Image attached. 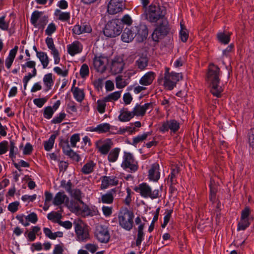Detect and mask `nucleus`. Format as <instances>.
<instances>
[{
  "label": "nucleus",
  "instance_id": "obj_18",
  "mask_svg": "<svg viewBox=\"0 0 254 254\" xmlns=\"http://www.w3.org/2000/svg\"><path fill=\"white\" fill-rule=\"evenodd\" d=\"M45 42L48 48L51 50V54L54 57L55 64H58L60 61V54L55 47L53 38L48 37Z\"/></svg>",
  "mask_w": 254,
  "mask_h": 254
},
{
  "label": "nucleus",
  "instance_id": "obj_6",
  "mask_svg": "<svg viewBox=\"0 0 254 254\" xmlns=\"http://www.w3.org/2000/svg\"><path fill=\"white\" fill-rule=\"evenodd\" d=\"M122 29L121 22L118 19H113L106 24L104 34L108 37H115L121 33Z\"/></svg>",
  "mask_w": 254,
  "mask_h": 254
},
{
  "label": "nucleus",
  "instance_id": "obj_20",
  "mask_svg": "<svg viewBox=\"0 0 254 254\" xmlns=\"http://www.w3.org/2000/svg\"><path fill=\"white\" fill-rule=\"evenodd\" d=\"M137 33L135 35L137 37V39L139 42H142L146 39L148 30L147 26L144 24H140L136 27Z\"/></svg>",
  "mask_w": 254,
  "mask_h": 254
},
{
  "label": "nucleus",
  "instance_id": "obj_14",
  "mask_svg": "<svg viewBox=\"0 0 254 254\" xmlns=\"http://www.w3.org/2000/svg\"><path fill=\"white\" fill-rule=\"evenodd\" d=\"M109 59L107 57L103 56H95L93 59V66L97 71L103 73L107 68Z\"/></svg>",
  "mask_w": 254,
  "mask_h": 254
},
{
  "label": "nucleus",
  "instance_id": "obj_34",
  "mask_svg": "<svg viewBox=\"0 0 254 254\" xmlns=\"http://www.w3.org/2000/svg\"><path fill=\"white\" fill-rule=\"evenodd\" d=\"M71 91L73 93V96L77 101L81 102L84 98V93L83 90L78 87H72Z\"/></svg>",
  "mask_w": 254,
  "mask_h": 254
},
{
  "label": "nucleus",
  "instance_id": "obj_61",
  "mask_svg": "<svg viewBox=\"0 0 254 254\" xmlns=\"http://www.w3.org/2000/svg\"><path fill=\"white\" fill-rule=\"evenodd\" d=\"M66 155L68 156L73 161L76 162H79L80 159L79 155L74 152L72 150L68 153Z\"/></svg>",
  "mask_w": 254,
  "mask_h": 254
},
{
  "label": "nucleus",
  "instance_id": "obj_39",
  "mask_svg": "<svg viewBox=\"0 0 254 254\" xmlns=\"http://www.w3.org/2000/svg\"><path fill=\"white\" fill-rule=\"evenodd\" d=\"M143 229V226L142 225L138 226L137 228V235L136 240V246L137 247L140 246L142 241L144 240V233Z\"/></svg>",
  "mask_w": 254,
  "mask_h": 254
},
{
  "label": "nucleus",
  "instance_id": "obj_52",
  "mask_svg": "<svg viewBox=\"0 0 254 254\" xmlns=\"http://www.w3.org/2000/svg\"><path fill=\"white\" fill-rule=\"evenodd\" d=\"M60 145L63 148L64 153L65 155L72 150L69 146L68 140H64L61 141Z\"/></svg>",
  "mask_w": 254,
  "mask_h": 254
},
{
  "label": "nucleus",
  "instance_id": "obj_3",
  "mask_svg": "<svg viewBox=\"0 0 254 254\" xmlns=\"http://www.w3.org/2000/svg\"><path fill=\"white\" fill-rule=\"evenodd\" d=\"M182 78V75L180 73L170 72V68L166 67L164 77L158 78L159 84L163 81V85L165 89L171 90L176 86L177 83Z\"/></svg>",
  "mask_w": 254,
  "mask_h": 254
},
{
  "label": "nucleus",
  "instance_id": "obj_33",
  "mask_svg": "<svg viewBox=\"0 0 254 254\" xmlns=\"http://www.w3.org/2000/svg\"><path fill=\"white\" fill-rule=\"evenodd\" d=\"M69 194L71 197L73 198L77 201H78L81 204H84L83 201L82 200V198L84 197V195L80 190L77 189H73Z\"/></svg>",
  "mask_w": 254,
  "mask_h": 254
},
{
  "label": "nucleus",
  "instance_id": "obj_59",
  "mask_svg": "<svg viewBox=\"0 0 254 254\" xmlns=\"http://www.w3.org/2000/svg\"><path fill=\"white\" fill-rule=\"evenodd\" d=\"M47 99L46 98H36L34 99L33 103L38 107L41 108L47 102Z\"/></svg>",
  "mask_w": 254,
  "mask_h": 254
},
{
  "label": "nucleus",
  "instance_id": "obj_54",
  "mask_svg": "<svg viewBox=\"0 0 254 254\" xmlns=\"http://www.w3.org/2000/svg\"><path fill=\"white\" fill-rule=\"evenodd\" d=\"M19 205V202L17 201L11 202L8 205V210L12 213L16 212L18 209V206Z\"/></svg>",
  "mask_w": 254,
  "mask_h": 254
},
{
  "label": "nucleus",
  "instance_id": "obj_58",
  "mask_svg": "<svg viewBox=\"0 0 254 254\" xmlns=\"http://www.w3.org/2000/svg\"><path fill=\"white\" fill-rule=\"evenodd\" d=\"M5 16L0 17V28L3 30H8L9 22L5 21Z\"/></svg>",
  "mask_w": 254,
  "mask_h": 254
},
{
  "label": "nucleus",
  "instance_id": "obj_48",
  "mask_svg": "<svg viewBox=\"0 0 254 254\" xmlns=\"http://www.w3.org/2000/svg\"><path fill=\"white\" fill-rule=\"evenodd\" d=\"M106 101H105V98L103 100H98L97 102V110L100 114H103L105 111V108L106 106Z\"/></svg>",
  "mask_w": 254,
  "mask_h": 254
},
{
  "label": "nucleus",
  "instance_id": "obj_49",
  "mask_svg": "<svg viewBox=\"0 0 254 254\" xmlns=\"http://www.w3.org/2000/svg\"><path fill=\"white\" fill-rule=\"evenodd\" d=\"M89 70L87 64H82L80 70V75L82 78H85L89 75Z\"/></svg>",
  "mask_w": 254,
  "mask_h": 254
},
{
  "label": "nucleus",
  "instance_id": "obj_51",
  "mask_svg": "<svg viewBox=\"0 0 254 254\" xmlns=\"http://www.w3.org/2000/svg\"><path fill=\"white\" fill-rule=\"evenodd\" d=\"M54 111L51 106H48L44 109V117L45 118L50 119L52 117Z\"/></svg>",
  "mask_w": 254,
  "mask_h": 254
},
{
  "label": "nucleus",
  "instance_id": "obj_43",
  "mask_svg": "<svg viewBox=\"0 0 254 254\" xmlns=\"http://www.w3.org/2000/svg\"><path fill=\"white\" fill-rule=\"evenodd\" d=\"M56 135L52 134L48 140L44 142V148L46 151H50L53 147Z\"/></svg>",
  "mask_w": 254,
  "mask_h": 254
},
{
  "label": "nucleus",
  "instance_id": "obj_30",
  "mask_svg": "<svg viewBox=\"0 0 254 254\" xmlns=\"http://www.w3.org/2000/svg\"><path fill=\"white\" fill-rule=\"evenodd\" d=\"M43 82L46 87L45 89L46 91H48L51 89L54 84L52 73H49L45 74L43 77Z\"/></svg>",
  "mask_w": 254,
  "mask_h": 254
},
{
  "label": "nucleus",
  "instance_id": "obj_50",
  "mask_svg": "<svg viewBox=\"0 0 254 254\" xmlns=\"http://www.w3.org/2000/svg\"><path fill=\"white\" fill-rule=\"evenodd\" d=\"M149 175H160L159 165L157 163H154L151 165L148 170Z\"/></svg>",
  "mask_w": 254,
  "mask_h": 254
},
{
  "label": "nucleus",
  "instance_id": "obj_56",
  "mask_svg": "<svg viewBox=\"0 0 254 254\" xmlns=\"http://www.w3.org/2000/svg\"><path fill=\"white\" fill-rule=\"evenodd\" d=\"M25 219L33 224H35L38 221L37 214L34 212H32L25 217Z\"/></svg>",
  "mask_w": 254,
  "mask_h": 254
},
{
  "label": "nucleus",
  "instance_id": "obj_57",
  "mask_svg": "<svg viewBox=\"0 0 254 254\" xmlns=\"http://www.w3.org/2000/svg\"><path fill=\"white\" fill-rule=\"evenodd\" d=\"M84 248L93 254L97 250L98 247L97 245L91 243H88L84 246Z\"/></svg>",
  "mask_w": 254,
  "mask_h": 254
},
{
  "label": "nucleus",
  "instance_id": "obj_16",
  "mask_svg": "<svg viewBox=\"0 0 254 254\" xmlns=\"http://www.w3.org/2000/svg\"><path fill=\"white\" fill-rule=\"evenodd\" d=\"M125 63L123 59L121 58H115L112 62L111 65V71L113 74H117L121 73L124 67Z\"/></svg>",
  "mask_w": 254,
  "mask_h": 254
},
{
  "label": "nucleus",
  "instance_id": "obj_23",
  "mask_svg": "<svg viewBox=\"0 0 254 254\" xmlns=\"http://www.w3.org/2000/svg\"><path fill=\"white\" fill-rule=\"evenodd\" d=\"M134 37V33L130 28H126L123 31L121 39L123 42L129 43L133 40Z\"/></svg>",
  "mask_w": 254,
  "mask_h": 254
},
{
  "label": "nucleus",
  "instance_id": "obj_21",
  "mask_svg": "<svg viewBox=\"0 0 254 254\" xmlns=\"http://www.w3.org/2000/svg\"><path fill=\"white\" fill-rule=\"evenodd\" d=\"M156 77V74L153 71L146 72L139 80V83L143 86L151 85Z\"/></svg>",
  "mask_w": 254,
  "mask_h": 254
},
{
  "label": "nucleus",
  "instance_id": "obj_10",
  "mask_svg": "<svg viewBox=\"0 0 254 254\" xmlns=\"http://www.w3.org/2000/svg\"><path fill=\"white\" fill-rule=\"evenodd\" d=\"M251 211L249 207H246L241 212L240 220L238 224L237 231H244L250 225L253 220L251 216Z\"/></svg>",
  "mask_w": 254,
  "mask_h": 254
},
{
  "label": "nucleus",
  "instance_id": "obj_45",
  "mask_svg": "<svg viewBox=\"0 0 254 254\" xmlns=\"http://www.w3.org/2000/svg\"><path fill=\"white\" fill-rule=\"evenodd\" d=\"M218 40L222 43L224 44H228L230 41V35L226 34L224 33H219L217 34Z\"/></svg>",
  "mask_w": 254,
  "mask_h": 254
},
{
  "label": "nucleus",
  "instance_id": "obj_15",
  "mask_svg": "<svg viewBox=\"0 0 254 254\" xmlns=\"http://www.w3.org/2000/svg\"><path fill=\"white\" fill-rule=\"evenodd\" d=\"M113 146V142L110 139H100L95 143V146L98 151L102 155H107Z\"/></svg>",
  "mask_w": 254,
  "mask_h": 254
},
{
  "label": "nucleus",
  "instance_id": "obj_37",
  "mask_svg": "<svg viewBox=\"0 0 254 254\" xmlns=\"http://www.w3.org/2000/svg\"><path fill=\"white\" fill-rule=\"evenodd\" d=\"M95 167L96 163L93 161H89L83 166L82 171L84 174H90L93 171Z\"/></svg>",
  "mask_w": 254,
  "mask_h": 254
},
{
  "label": "nucleus",
  "instance_id": "obj_29",
  "mask_svg": "<svg viewBox=\"0 0 254 254\" xmlns=\"http://www.w3.org/2000/svg\"><path fill=\"white\" fill-rule=\"evenodd\" d=\"M18 50V47L15 46L13 49L10 51L8 57L5 60V65L9 69L11 66L12 63L15 59V55Z\"/></svg>",
  "mask_w": 254,
  "mask_h": 254
},
{
  "label": "nucleus",
  "instance_id": "obj_25",
  "mask_svg": "<svg viewBox=\"0 0 254 254\" xmlns=\"http://www.w3.org/2000/svg\"><path fill=\"white\" fill-rule=\"evenodd\" d=\"M118 180L114 176H104L102 181L101 186L104 188H106L108 186H114L118 184Z\"/></svg>",
  "mask_w": 254,
  "mask_h": 254
},
{
  "label": "nucleus",
  "instance_id": "obj_27",
  "mask_svg": "<svg viewBox=\"0 0 254 254\" xmlns=\"http://www.w3.org/2000/svg\"><path fill=\"white\" fill-rule=\"evenodd\" d=\"M35 66L36 63L34 61L28 60L25 63V64L21 65L22 71H26L25 69L26 67L32 68V72L28 73V74H30L31 77H34L37 74V69H36Z\"/></svg>",
  "mask_w": 254,
  "mask_h": 254
},
{
  "label": "nucleus",
  "instance_id": "obj_38",
  "mask_svg": "<svg viewBox=\"0 0 254 254\" xmlns=\"http://www.w3.org/2000/svg\"><path fill=\"white\" fill-rule=\"evenodd\" d=\"M120 151V149L119 148H115L111 150L108 156L109 161L110 162H115L119 157Z\"/></svg>",
  "mask_w": 254,
  "mask_h": 254
},
{
  "label": "nucleus",
  "instance_id": "obj_47",
  "mask_svg": "<svg viewBox=\"0 0 254 254\" xmlns=\"http://www.w3.org/2000/svg\"><path fill=\"white\" fill-rule=\"evenodd\" d=\"M180 25L181 27V30L180 32V37L181 40L183 42H185L187 41L189 35L188 33H187V29L185 28L184 24H182V22H181Z\"/></svg>",
  "mask_w": 254,
  "mask_h": 254
},
{
  "label": "nucleus",
  "instance_id": "obj_12",
  "mask_svg": "<svg viewBox=\"0 0 254 254\" xmlns=\"http://www.w3.org/2000/svg\"><path fill=\"white\" fill-rule=\"evenodd\" d=\"M94 235L97 240L102 243H108L110 239V235L107 227L102 225L96 226Z\"/></svg>",
  "mask_w": 254,
  "mask_h": 254
},
{
  "label": "nucleus",
  "instance_id": "obj_44",
  "mask_svg": "<svg viewBox=\"0 0 254 254\" xmlns=\"http://www.w3.org/2000/svg\"><path fill=\"white\" fill-rule=\"evenodd\" d=\"M116 85L118 89H122L127 85L126 81L123 78L122 75H118L116 77Z\"/></svg>",
  "mask_w": 254,
  "mask_h": 254
},
{
  "label": "nucleus",
  "instance_id": "obj_13",
  "mask_svg": "<svg viewBox=\"0 0 254 254\" xmlns=\"http://www.w3.org/2000/svg\"><path fill=\"white\" fill-rule=\"evenodd\" d=\"M180 127V123L174 119H171L163 122L159 130L163 133L170 130L171 133H175L179 130Z\"/></svg>",
  "mask_w": 254,
  "mask_h": 254
},
{
  "label": "nucleus",
  "instance_id": "obj_53",
  "mask_svg": "<svg viewBox=\"0 0 254 254\" xmlns=\"http://www.w3.org/2000/svg\"><path fill=\"white\" fill-rule=\"evenodd\" d=\"M248 142L249 145L254 147V127H252L248 132Z\"/></svg>",
  "mask_w": 254,
  "mask_h": 254
},
{
  "label": "nucleus",
  "instance_id": "obj_62",
  "mask_svg": "<svg viewBox=\"0 0 254 254\" xmlns=\"http://www.w3.org/2000/svg\"><path fill=\"white\" fill-rule=\"evenodd\" d=\"M79 140L80 137L78 134H73L70 138L71 146L72 147H75L76 143L78 142Z\"/></svg>",
  "mask_w": 254,
  "mask_h": 254
},
{
  "label": "nucleus",
  "instance_id": "obj_26",
  "mask_svg": "<svg viewBox=\"0 0 254 254\" xmlns=\"http://www.w3.org/2000/svg\"><path fill=\"white\" fill-rule=\"evenodd\" d=\"M68 201V198L64 192H58L54 198L53 204L55 206H59L64 203L65 200Z\"/></svg>",
  "mask_w": 254,
  "mask_h": 254
},
{
  "label": "nucleus",
  "instance_id": "obj_19",
  "mask_svg": "<svg viewBox=\"0 0 254 254\" xmlns=\"http://www.w3.org/2000/svg\"><path fill=\"white\" fill-rule=\"evenodd\" d=\"M153 108V106L151 103H145L142 106L137 104L133 109L132 112L134 116H143L146 110Z\"/></svg>",
  "mask_w": 254,
  "mask_h": 254
},
{
  "label": "nucleus",
  "instance_id": "obj_8",
  "mask_svg": "<svg viewBox=\"0 0 254 254\" xmlns=\"http://www.w3.org/2000/svg\"><path fill=\"white\" fill-rule=\"evenodd\" d=\"M133 190L140 193L141 196L144 198L150 197L153 199L157 198L159 196V190H152L150 186L146 183H142L133 188Z\"/></svg>",
  "mask_w": 254,
  "mask_h": 254
},
{
  "label": "nucleus",
  "instance_id": "obj_42",
  "mask_svg": "<svg viewBox=\"0 0 254 254\" xmlns=\"http://www.w3.org/2000/svg\"><path fill=\"white\" fill-rule=\"evenodd\" d=\"M47 218L49 220L53 222H57L59 224L62 218L61 214L58 212H52L48 214Z\"/></svg>",
  "mask_w": 254,
  "mask_h": 254
},
{
  "label": "nucleus",
  "instance_id": "obj_24",
  "mask_svg": "<svg viewBox=\"0 0 254 254\" xmlns=\"http://www.w3.org/2000/svg\"><path fill=\"white\" fill-rule=\"evenodd\" d=\"M134 115L132 112H129L127 108H123L120 111V114L119 116V120L123 122L129 121L133 118Z\"/></svg>",
  "mask_w": 254,
  "mask_h": 254
},
{
  "label": "nucleus",
  "instance_id": "obj_2",
  "mask_svg": "<svg viewBox=\"0 0 254 254\" xmlns=\"http://www.w3.org/2000/svg\"><path fill=\"white\" fill-rule=\"evenodd\" d=\"M145 19L150 23H155L165 18L167 10L165 6L156 2L152 3L143 9Z\"/></svg>",
  "mask_w": 254,
  "mask_h": 254
},
{
  "label": "nucleus",
  "instance_id": "obj_5",
  "mask_svg": "<svg viewBox=\"0 0 254 254\" xmlns=\"http://www.w3.org/2000/svg\"><path fill=\"white\" fill-rule=\"evenodd\" d=\"M73 225L77 241L79 242H86L90 239L88 226L82 220L74 221Z\"/></svg>",
  "mask_w": 254,
  "mask_h": 254
},
{
  "label": "nucleus",
  "instance_id": "obj_22",
  "mask_svg": "<svg viewBox=\"0 0 254 254\" xmlns=\"http://www.w3.org/2000/svg\"><path fill=\"white\" fill-rule=\"evenodd\" d=\"M82 50L81 44L77 41H74L72 44L67 46V51L69 54L73 56L80 53Z\"/></svg>",
  "mask_w": 254,
  "mask_h": 254
},
{
  "label": "nucleus",
  "instance_id": "obj_17",
  "mask_svg": "<svg viewBox=\"0 0 254 254\" xmlns=\"http://www.w3.org/2000/svg\"><path fill=\"white\" fill-rule=\"evenodd\" d=\"M124 4L119 0H111L108 5V12L110 14H115L122 11Z\"/></svg>",
  "mask_w": 254,
  "mask_h": 254
},
{
  "label": "nucleus",
  "instance_id": "obj_1",
  "mask_svg": "<svg viewBox=\"0 0 254 254\" xmlns=\"http://www.w3.org/2000/svg\"><path fill=\"white\" fill-rule=\"evenodd\" d=\"M220 70L217 65L210 64L207 73V81L211 87L210 92L215 96L220 97L223 89L219 85Z\"/></svg>",
  "mask_w": 254,
  "mask_h": 254
},
{
  "label": "nucleus",
  "instance_id": "obj_7",
  "mask_svg": "<svg viewBox=\"0 0 254 254\" xmlns=\"http://www.w3.org/2000/svg\"><path fill=\"white\" fill-rule=\"evenodd\" d=\"M170 30L168 21L166 18L162 19L161 22L157 26L152 34L153 41L158 42L167 35Z\"/></svg>",
  "mask_w": 254,
  "mask_h": 254
},
{
  "label": "nucleus",
  "instance_id": "obj_28",
  "mask_svg": "<svg viewBox=\"0 0 254 254\" xmlns=\"http://www.w3.org/2000/svg\"><path fill=\"white\" fill-rule=\"evenodd\" d=\"M148 59L146 56H140L136 61L135 65L140 70H143L148 65Z\"/></svg>",
  "mask_w": 254,
  "mask_h": 254
},
{
  "label": "nucleus",
  "instance_id": "obj_40",
  "mask_svg": "<svg viewBox=\"0 0 254 254\" xmlns=\"http://www.w3.org/2000/svg\"><path fill=\"white\" fill-rule=\"evenodd\" d=\"M55 15L58 16V19L62 21H67L70 18V13L68 12H62L59 9L55 11Z\"/></svg>",
  "mask_w": 254,
  "mask_h": 254
},
{
  "label": "nucleus",
  "instance_id": "obj_31",
  "mask_svg": "<svg viewBox=\"0 0 254 254\" xmlns=\"http://www.w3.org/2000/svg\"><path fill=\"white\" fill-rule=\"evenodd\" d=\"M91 30L90 27L87 25H76L72 29L73 32L77 35H80L83 32H90Z\"/></svg>",
  "mask_w": 254,
  "mask_h": 254
},
{
  "label": "nucleus",
  "instance_id": "obj_11",
  "mask_svg": "<svg viewBox=\"0 0 254 254\" xmlns=\"http://www.w3.org/2000/svg\"><path fill=\"white\" fill-rule=\"evenodd\" d=\"M42 12L35 11L31 15L30 21L31 24L39 29L43 30L48 22L47 16H41Z\"/></svg>",
  "mask_w": 254,
  "mask_h": 254
},
{
  "label": "nucleus",
  "instance_id": "obj_36",
  "mask_svg": "<svg viewBox=\"0 0 254 254\" xmlns=\"http://www.w3.org/2000/svg\"><path fill=\"white\" fill-rule=\"evenodd\" d=\"M151 134V132H147L143 133L141 135H138L133 138L132 142L131 144L132 145L136 146L137 143L145 140L146 139L147 137Z\"/></svg>",
  "mask_w": 254,
  "mask_h": 254
},
{
  "label": "nucleus",
  "instance_id": "obj_63",
  "mask_svg": "<svg viewBox=\"0 0 254 254\" xmlns=\"http://www.w3.org/2000/svg\"><path fill=\"white\" fill-rule=\"evenodd\" d=\"M54 71L59 75L64 77L66 76L68 74V70L67 69L63 70L60 67L58 66L54 67Z\"/></svg>",
  "mask_w": 254,
  "mask_h": 254
},
{
  "label": "nucleus",
  "instance_id": "obj_35",
  "mask_svg": "<svg viewBox=\"0 0 254 254\" xmlns=\"http://www.w3.org/2000/svg\"><path fill=\"white\" fill-rule=\"evenodd\" d=\"M37 57L41 62L43 67L46 68L49 63V57L47 54L44 52L38 53Z\"/></svg>",
  "mask_w": 254,
  "mask_h": 254
},
{
  "label": "nucleus",
  "instance_id": "obj_55",
  "mask_svg": "<svg viewBox=\"0 0 254 254\" xmlns=\"http://www.w3.org/2000/svg\"><path fill=\"white\" fill-rule=\"evenodd\" d=\"M56 29L57 28L55 23H51L48 25L45 30V33L48 36H51L56 31Z\"/></svg>",
  "mask_w": 254,
  "mask_h": 254
},
{
  "label": "nucleus",
  "instance_id": "obj_41",
  "mask_svg": "<svg viewBox=\"0 0 254 254\" xmlns=\"http://www.w3.org/2000/svg\"><path fill=\"white\" fill-rule=\"evenodd\" d=\"M121 95V91H116L110 94L108 96L104 97V98L105 99V101L107 102L115 101H117L120 98Z\"/></svg>",
  "mask_w": 254,
  "mask_h": 254
},
{
  "label": "nucleus",
  "instance_id": "obj_32",
  "mask_svg": "<svg viewBox=\"0 0 254 254\" xmlns=\"http://www.w3.org/2000/svg\"><path fill=\"white\" fill-rule=\"evenodd\" d=\"M114 193H115V191L114 190H112L106 193L103 194L101 196L102 202L104 203H112L114 200Z\"/></svg>",
  "mask_w": 254,
  "mask_h": 254
},
{
  "label": "nucleus",
  "instance_id": "obj_64",
  "mask_svg": "<svg viewBox=\"0 0 254 254\" xmlns=\"http://www.w3.org/2000/svg\"><path fill=\"white\" fill-rule=\"evenodd\" d=\"M63 246L62 245L59 244L55 245L53 254H63Z\"/></svg>",
  "mask_w": 254,
  "mask_h": 254
},
{
  "label": "nucleus",
  "instance_id": "obj_60",
  "mask_svg": "<svg viewBox=\"0 0 254 254\" xmlns=\"http://www.w3.org/2000/svg\"><path fill=\"white\" fill-rule=\"evenodd\" d=\"M65 116L66 115L64 113H61L58 116L53 118V119L52 120V123L55 124H59L61 123L65 118Z\"/></svg>",
  "mask_w": 254,
  "mask_h": 254
},
{
  "label": "nucleus",
  "instance_id": "obj_4",
  "mask_svg": "<svg viewBox=\"0 0 254 254\" xmlns=\"http://www.w3.org/2000/svg\"><path fill=\"white\" fill-rule=\"evenodd\" d=\"M134 214L127 208H122L118 213V219L120 227L127 231L133 228Z\"/></svg>",
  "mask_w": 254,
  "mask_h": 254
},
{
  "label": "nucleus",
  "instance_id": "obj_46",
  "mask_svg": "<svg viewBox=\"0 0 254 254\" xmlns=\"http://www.w3.org/2000/svg\"><path fill=\"white\" fill-rule=\"evenodd\" d=\"M98 132L101 133H105L110 130V125L108 123H103L98 125L97 126Z\"/></svg>",
  "mask_w": 254,
  "mask_h": 254
},
{
  "label": "nucleus",
  "instance_id": "obj_9",
  "mask_svg": "<svg viewBox=\"0 0 254 254\" xmlns=\"http://www.w3.org/2000/svg\"><path fill=\"white\" fill-rule=\"evenodd\" d=\"M121 166L130 173L135 172L138 168L137 162L134 159L133 155L127 152H124Z\"/></svg>",
  "mask_w": 254,
  "mask_h": 254
}]
</instances>
